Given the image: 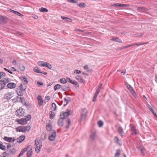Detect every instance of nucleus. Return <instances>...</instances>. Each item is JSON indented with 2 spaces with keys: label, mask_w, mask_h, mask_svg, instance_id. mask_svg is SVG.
Returning a JSON list of instances; mask_svg holds the SVG:
<instances>
[{
  "label": "nucleus",
  "mask_w": 157,
  "mask_h": 157,
  "mask_svg": "<svg viewBox=\"0 0 157 157\" xmlns=\"http://www.w3.org/2000/svg\"><path fill=\"white\" fill-rule=\"evenodd\" d=\"M30 128L31 127L29 125L26 126H22L17 127L16 129V130L17 132H23L26 131H29Z\"/></svg>",
  "instance_id": "f257e3e1"
},
{
  "label": "nucleus",
  "mask_w": 157,
  "mask_h": 157,
  "mask_svg": "<svg viewBox=\"0 0 157 157\" xmlns=\"http://www.w3.org/2000/svg\"><path fill=\"white\" fill-rule=\"evenodd\" d=\"M71 111L69 109H67L65 112H63L60 113V119H63L66 117L71 114Z\"/></svg>",
  "instance_id": "f03ea898"
},
{
  "label": "nucleus",
  "mask_w": 157,
  "mask_h": 157,
  "mask_svg": "<svg viewBox=\"0 0 157 157\" xmlns=\"http://www.w3.org/2000/svg\"><path fill=\"white\" fill-rule=\"evenodd\" d=\"M56 136V132L55 131H51L49 134L48 139L50 141H53L55 140Z\"/></svg>",
  "instance_id": "7ed1b4c3"
},
{
  "label": "nucleus",
  "mask_w": 157,
  "mask_h": 157,
  "mask_svg": "<svg viewBox=\"0 0 157 157\" xmlns=\"http://www.w3.org/2000/svg\"><path fill=\"white\" fill-rule=\"evenodd\" d=\"M25 114L24 110L21 108L17 110L16 112V115L17 116H23Z\"/></svg>",
  "instance_id": "20e7f679"
},
{
  "label": "nucleus",
  "mask_w": 157,
  "mask_h": 157,
  "mask_svg": "<svg viewBox=\"0 0 157 157\" xmlns=\"http://www.w3.org/2000/svg\"><path fill=\"white\" fill-rule=\"evenodd\" d=\"M125 85L126 86L127 88L130 91L131 93L132 94L134 97H135L136 94L133 88L130 85L128 84L127 82L125 84Z\"/></svg>",
  "instance_id": "39448f33"
},
{
  "label": "nucleus",
  "mask_w": 157,
  "mask_h": 157,
  "mask_svg": "<svg viewBox=\"0 0 157 157\" xmlns=\"http://www.w3.org/2000/svg\"><path fill=\"white\" fill-rule=\"evenodd\" d=\"M13 96V94L12 92H7L4 95L5 98L7 100L11 99Z\"/></svg>",
  "instance_id": "423d86ee"
},
{
  "label": "nucleus",
  "mask_w": 157,
  "mask_h": 157,
  "mask_svg": "<svg viewBox=\"0 0 157 157\" xmlns=\"http://www.w3.org/2000/svg\"><path fill=\"white\" fill-rule=\"evenodd\" d=\"M87 111L86 109H82L81 113V120L85 119L86 116Z\"/></svg>",
  "instance_id": "0eeeda50"
},
{
  "label": "nucleus",
  "mask_w": 157,
  "mask_h": 157,
  "mask_svg": "<svg viewBox=\"0 0 157 157\" xmlns=\"http://www.w3.org/2000/svg\"><path fill=\"white\" fill-rule=\"evenodd\" d=\"M27 121V120L26 118L25 119H18L17 121V123L22 125L25 124H26Z\"/></svg>",
  "instance_id": "6e6552de"
},
{
  "label": "nucleus",
  "mask_w": 157,
  "mask_h": 157,
  "mask_svg": "<svg viewBox=\"0 0 157 157\" xmlns=\"http://www.w3.org/2000/svg\"><path fill=\"white\" fill-rule=\"evenodd\" d=\"M3 139L5 141L9 142H13L15 140V139L14 137H9L6 136Z\"/></svg>",
  "instance_id": "1a4fd4ad"
},
{
  "label": "nucleus",
  "mask_w": 157,
  "mask_h": 157,
  "mask_svg": "<svg viewBox=\"0 0 157 157\" xmlns=\"http://www.w3.org/2000/svg\"><path fill=\"white\" fill-rule=\"evenodd\" d=\"M16 85L14 83H9L7 85V88L9 89H13L16 87Z\"/></svg>",
  "instance_id": "9d476101"
},
{
  "label": "nucleus",
  "mask_w": 157,
  "mask_h": 157,
  "mask_svg": "<svg viewBox=\"0 0 157 157\" xmlns=\"http://www.w3.org/2000/svg\"><path fill=\"white\" fill-rule=\"evenodd\" d=\"M75 78L80 82L84 83L85 82V81L83 79L81 76L78 75H77L75 76Z\"/></svg>",
  "instance_id": "9b49d317"
},
{
  "label": "nucleus",
  "mask_w": 157,
  "mask_h": 157,
  "mask_svg": "<svg viewBox=\"0 0 157 157\" xmlns=\"http://www.w3.org/2000/svg\"><path fill=\"white\" fill-rule=\"evenodd\" d=\"M37 99L38 100V105L39 106H42L43 104V100L40 95H39L38 96Z\"/></svg>",
  "instance_id": "f8f14e48"
},
{
  "label": "nucleus",
  "mask_w": 157,
  "mask_h": 157,
  "mask_svg": "<svg viewBox=\"0 0 157 157\" xmlns=\"http://www.w3.org/2000/svg\"><path fill=\"white\" fill-rule=\"evenodd\" d=\"M117 130L121 136H122L124 133V132L123 131V128L119 126L117 128Z\"/></svg>",
  "instance_id": "ddd939ff"
},
{
  "label": "nucleus",
  "mask_w": 157,
  "mask_h": 157,
  "mask_svg": "<svg viewBox=\"0 0 157 157\" xmlns=\"http://www.w3.org/2000/svg\"><path fill=\"white\" fill-rule=\"evenodd\" d=\"M25 136L24 135L21 136L17 139V142L19 143H21L25 139Z\"/></svg>",
  "instance_id": "4468645a"
},
{
  "label": "nucleus",
  "mask_w": 157,
  "mask_h": 157,
  "mask_svg": "<svg viewBox=\"0 0 157 157\" xmlns=\"http://www.w3.org/2000/svg\"><path fill=\"white\" fill-rule=\"evenodd\" d=\"M29 148V147H27V148H25L23 149L21 152H20V153L19 154V155L18 157H20L22 155H23V154L26 151H27L28 150V148Z\"/></svg>",
  "instance_id": "2eb2a0df"
},
{
  "label": "nucleus",
  "mask_w": 157,
  "mask_h": 157,
  "mask_svg": "<svg viewBox=\"0 0 157 157\" xmlns=\"http://www.w3.org/2000/svg\"><path fill=\"white\" fill-rule=\"evenodd\" d=\"M111 40L118 43L122 42V41L120 39L116 37H113L111 39Z\"/></svg>",
  "instance_id": "dca6fc26"
},
{
  "label": "nucleus",
  "mask_w": 157,
  "mask_h": 157,
  "mask_svg": "<svg viewBox=\"0 0 157 157\" xmlns=\"http://www.w3.org/2000/svg\"><path fill=\"white\" fill-rule=\"evenodd\" d=\"M28 148L29 150H28L27 153V157H31L32 154V148H30L29 147Z\"/></svg>",
  "instance_id": "f3484780"
},
{
  "label": "nucleus",
  "mask_w": 157,
  "mask_h": 157,
  "mask_svg": "<svg viewBox=\"0 0 157 157\" xmlns=\"http://www.w3.org/2000/svg\"><path fill=\"white\" fill-rule=\"evenodd\" d=\"M67 79L68 82L73 84L77 85L78 84V82L74 80H72L70 78H67Z\"/></svg>",
  "instance_id": "a211bd4d"
},
{
  "label": "nucleus",
  "mask_w": 157,
  "mask_h": 157,
  "mask_svg": "<svg viewBox=\"0 0 157 157\" xmlns=\"http://www.w3.org/2000/svg\"><path fill=\"white\" fill-rule=\"evenodd\" d=\"M6 85V83H5L2 80L0 81V90L3 89Z\"/></svg>",
  "instance_id": "6ab92c4d"
},
{
  "label": "nucleus",
  "mask_w": 157,
  "mask_h": 157,
  "mask_svg": "<svg viewBox=\"0 0 157 157\" xmlns=\"http://www.w3.org/2000/svg\"><path fill=\"white\" fill-rule=\"evenodd\" d=\"M113 6H115L126 7L127 6V5L124 4L116 3L114 4Z\"/></svg>",
  "instance_id": "aec40b11"
},
{
  "label": "nucleus",
  "mask_w": 157,
  "mask_h": 157,
  "mask_svg": "<svg viewBox=\"0 0 157 157\" xmlns=\"http://www.w3.org/2000/svg\"><path fill=\"white\" fill-rule=\"evenodd\" d=\"M131 131L132 135H136L137 134L136 129L134 127L132 126L131 127Z\"/></svg>",
  "instance_id": "412c9836"
},
{
  "label": "nucleus",
  "mask_w": 157,
  "mask_h": 157,
  "mask_svg": "<svg viewBox=\"0 0 157 157\" xmlns=\"http://www.w3.org/2000/svg\"><path fill=\"white\" fill-rule=\"evenodd\" d=\"M6 17L0 15V24H3L5 22Z\"/></svg>",
  "instance_id": "4be33fe9"
},
{
  "label": "nucleus",
  "mask_w": 157,
  "mask_h": 157,
  "mask_svg": "<svg viewBox=\"0 0 157 157\" xmlns=\"http://www.w3.org/2000/svg\"><path fill=\"white\" fill-rule=\"evenodd\" d=\"M61 18L64 21L68 22H71L72 21V20L70 18H68V17H64V16H61Z\"/></svg>",
  "instance_id": "5701e85b"
},
{
  "label": "nucleus",
  "mask_w": 157,
  "mask_h": 157,
  "mask_svg": "<svg viewBox=\"0 0 157 157\" xmlns=\"http://www.w3.org/2000/svg\"><path fill=\"white\" fill-rule=\"evenodd\" d=\"M46 63V62L40 61L38 62L37 64L39 66L41 67H45Z\"/></svg>",
  "instance_id": "b1692460"
},
{
  "label": "nucleus",
  "mask_w": 157,
  "mask_h": 157,
  "mask_svg": "<svg viewBox=\"0 0 157 157\" xmlns=\"http://www.w3.org/2000/svg\"><path fill=\"white\" fill-rule=\"evenodd\" d=\"M49 115L50 118L51 119H52L55 116V113L54 112L50 111L49 112Z\"/></svg>",
  "instance_id": "393cba45"
},
{
  "label": "nucleus",
  "mask_w": 157,
  "mask_h": 157,
  "mask_svg": "<svg viewBox=\"0 0 157 157\" xmlns=\"http://www.w3.org/2000/svg\"><path fill=\"white\" fill-rule=\"evenodd\" d=\"M120 150L119 149L117 150L114 157H119L120 154Z\"/></svg>",
  "instance_id": "a878e982"
},
{
  "label": "nucleus",
  "mask_w": 157,
  "mask_h": 157,
  "mask_svg": "<svg viewBox=\"0 0 157 157\" xmlns=\"http://www.w3.org/2000/svg\"><path fill=\"white\" fill-rule=\"evenodd\" d=\"M42 146V145H40L39 147H36L35 149V151L37 153H39L40 151V149L41 148Z\"/></svg>",
  "instance_id": "bb28decb"
},
{
  "label": "nucleus",
  "mask_w": 157,
  "mask_h": 157,
  "mask_svg": "<svg viewBox=\"0 0 157 157\" xmlns=\"http://www.w3.org/2000/svg\"><path fill=\"white\" fill-rule=\"evenodd\" d=\"M52 128V126L50 124H48L46 126V129L48 131H51Z\"/></svg>",
  "instance_id": "cd10ccee"
},
{
  "label": "nucleus",
  "mask_w": 157,
  "mask_h": 157,
  "mask_svg": "<svg viewBox=\"0 0 157 157\" xmlns=\"http://www.w3.org/2000/svg\"><path fill=\"white\" fill-rule=\"evenodd\" d=\"M77 5L81 8L85 7L86 6V4L84 3H81L80 4L78 3Z\"/></svg>",
  "instance_id": "c85d7f7f"
},
{
  "label": "nucleus",
  "mask_w": 157,
  "mask_h": 157,
  "mask_svg": "<svg viewBox=\"0 0 157 157\" xmlns=\"http://www.w3.org/2000/svg\"><path fill=\"white\" fill-rule=\"evenodd\" d=\"M64 99L66 102V104L64 105V106H65L71 101V98L70 97H67V98H64Z\"/></svg>",
  "instance_id": "c756f323"
},
{
  "label": "nucleus",
  "mask_w": 157,
  "mask_h": 157,
  "mask_svg": "<svg viewBox=\"0 0 157 157\" xmlns=\"http://www.w3.org/2000/svg\"><path fill=\"white\" fill-rule=\"evenodd\" d=\"M56 108V106L55 103H52V104L51 109L53 111H55Z\"/></svg>",
  "instance_id": "7c9ffc66"
},
{
  "label": "nucleus",
  "mask_w": 157,
  "mask_h": 157,
  "mask_svg": "<svg viewBox=\"0 0 157 157\" xmlns=\"http://www.w3.org/2000/svg\"><path fill=\"white\" fill-rule=\"evenodd\" d=\"M19 69L22 71H24L25 70V67L24 66L21 64H20L19 65Z\"/></svg>",
  "instance_id": "2f4dec72"
},
{
  "label": "nucleus",
  "mask_w": 157,
  "mask_h": 157,
  "mask_svg": "<svg viewBox=\"0 0 157 157\" xmlns=\"http://www.w3.org/2000/svg\"><path fill=\"white\" fill-rule=\"evenodd\" d=\"M61 87V86L59 84H57L54 87V90H56L57 89H60Z\"/></svg>",
  "instance_id": "473e14b6"
},
{
  "label": "nucleus",
  "mask_w": 157,
  "mask_h": 157,
  "mask_svg": "<svg viewBox=\"0 0 157 157\" xmlns=\"http://www.w3.org/2000/svg\"><path fill=\"white\" fill-rule=\"evenodd\" d=\"M59 82L60 83L65 84L67 82L66 80L64 78H63L59 80Z\"/></svg>",
  "instance_id": "72a5a7b5"
},
{
  "label": "nucleus",
  "mask_w": 157,
  "mask_h": 157,
  "mask_svg": "<svg viewBox=\"0 0 157 157\" xmlns=\"http://www.w3.org/2000/svg\"><path fill=\"white\" fill-rule=\"evenodd\" d=\"M114 140L115 142L117 144H119L120 143V140L117 137L115 136L114 137Z\"/></svg>",
  "instance_id": "f704fd0d"
},
{
  "label": "nucleus",
  "mask_w": 157,
  "mask_h": 157,
  "mask_svg": "<svg viewBox=\"0 0 157 157\" xmlns=\"http://www.w3.org/2000/svg\"><path fill=\"white\" fill-rule=\"evenodd\" d=\"M6 148V147L5 146L0 143V149H1L2 150H5Z\"/></svg>",
  "instance_id": "c9c22d12"
},
{
  "label": "nucleus",
  "mask_w": 157,
  "mask_h": 157,
  "mask_svg": "<svg viewBox=\"0 0 157 157\" xmlns=\"http://www.w3.org/2000/svg\"><path fill=\"white\" fill-rule=\"evenodd\" d=\"M33 70L35 72L37 73H40V69L37 67H34L33 68Z\"/></svg>",
  "instance_id": "e433bc0d"
},
{
  "label": "nucleus",
  "mask_w": 157,
  "mask_h": 157,
  "mask_svg": "<svg viewBox=\"0 0 157 157\" xmlns=\"http://www.w3.org/2000/svg\"><path fill=\"white\" fill-rule=\"evenodd\" d=\"M40 10L41 12H47L48 11L47 9L43 7H41L40 8Z\"/></svg>",
  "instance_id": "4c0bfd02"
},
{
  "label": "nucleus",
  "mask_w": 157,
  "mask_h": 157,
  "mask_svg": "<svg viewBox=\"0 0 157 157\" xmlns=\"http://www.w3.org/2000/svg\"><path fill=\"white\" fill-rule=\"evenodd\" d=\"M21 80H22L24 82L25 84H27L28 82L27 80L26 79V78L25 77H21Z\"/></svg>",
  "instance_id": "58836bf2"
},
{
  "label": "nucleus",
  "mask_w": 157,
  "mask_h": 157,
  "mask_svg": "<svg viewBox=\"0 0 157 157\" xmlns=\"http://www.w3.org/2000/svg\"><path fill=\"white\" fill-rule=\"evenodd\" d=\"M98 126L99 127H101L103 124V122L101 121H99L98 122Z\"/></svg>",
  "instance_id": "ea45409f"
},
{
  "label": "nucleus",
  "mask_w": 157,
  "mask_h": 157,
  "mask_svg": "<svg viewBox=\"0 0 157 157\" xmlns=\"http://www.w3.org/2000/svg\"><path fill=\"white\" fill-rule=\"evenodd\" d=\"M146 106L151 112H153V109L151 106L150 104H147Z\"/></svg>",
  "instance_id": "a19ab883"
},
{
  "label": "nucleus",
  "mask_w": 157,
  "mask_h": 157,
  "mask_svg": "<svg viewBox=\"0 0 157 157\" xmlns=\"http://www.w3.org/2000/svg\"><path fill=\"white\" fill-rule=\"evenodd\" d=\"M6 75V74L2 72H0V79L5 77Z\"/></svg>",
  "instance_id": "79ce46f5"
},
{
  "label": "nucleus",
  "mask_w": 157,
  "mask_h": 157,
  "mask_svg": "<svg viewBox=\"0 0 157 157\" xmlns=\"http://www.w3.org/2000/svg\"><path fill=\"white\" fill-rule=\"evenodd\" d=\"M45 65H46L45 67H47L49 69H51L52 68V66L50 64L46 62Z\"/></svg>",
  "instance_id": "37998d69"
},
{
  "label": "nucleus",
  "mask_w": 157,
  "mask_h": 157,
  "mask_svg": "<svg viewBox=\"0 0 157 157\" xmlns=\"http://www.w3.org/2000/svg\"><path fill=\"white\" fill-rule=\"evenodd\" d=\"M58 124L60 126H63V121L62 120H61V119L59 120H58Z\"/></svg>",
  "instance_id": "c03bdc74"
},
{
  "label": "nucleus",
  "mask_w": 157,
  "mask_h": 157,
  "mask_svg": "<svg viewBox=\"0 0 157 157\" xmlns=\"http://www.w3.org/2000/svg\"><path fill=\"white\" fill-rule=\"evenodd\" d=\"M17 94L20 96H22L23 95L22 90H18L17 91Z\"/></svg>",
  "instance_id": "a18cd8bd"
},
{
  "label": "nucleus",
  "mask_w": 157,
  "mask_h": 157,
  "mask_svg": "<svg viewBox=\"0 0 157 157\" xmlns=\"http://www.w3.org/2000/svg\"><path fill=\"white\" fill-rule=\"evenodd\" d=\"M20 88L21 90H25L26 89V87L25 86H23L22 84H21L20 86Z\"/></svg>",
  "instance_id": "49530a36"
},
{
  "label": "nucleus",
  "mask_w": 157,
  "mask_h": 157,
  "mask_svg": "<svg viewBox=\"0 0 157 157\" xmlns=\"http://www.w3.org/2000/svg\"><path fill=\"white\" fill-rule=\"evenodd\" d=\"M40 142V140L38 139H36L35 141V144L37 146H38Z\"/></svg>",
  "instance_id": "de8ad7c7"
},
{
  "label": "nucleus",
  "mask_w": 157,
  "mask_h": 157,
  "mask_svg": "<svg viewBox=\"0 0 157 157\" xmlns=\"http://www.w3.org/2000/svg\"><path fill=\"white\" fill-rule=\"evenodd\" d=\"M41 136V138L43 140H44L46 138V134H45L44 133H43L42 134Z\"/></svg>",
  "instance_id": "09e8293b"
},
{
  "label": "nucleus",
  "mask_w": 157,
  "mask_h": 157,
  "mask_svg": "<svg viewBox=\"0 0 157 157\" xmlns=\"http://www.w3.org/2000/svg\"><path fill=\"white\" fill-rule=\"evenodd\" d=\"M67 1L72 3H76L78 2V0H67Z\"/></svg>",
  "instance_id": "8fccbe9b"
},
{
  "label": "nucleus",
  "mask_w": 157,
  "mask_h": 157,
  "mask_svg": "<svg viewBox=\"0 0 157 157\" xmlns=\"http://www.w3.org/2000/svg\"><path fill=\"white\" fill-rule=\"evenodd\" d=\"M95 136V133L94 132V133H92V134L90 136V137L92 139L94 140V139Z\"/></svg>",
  "instance_id": "3c124183"
},
{
  "label": "nucleus",
  "mask_w": 157,
  "mask_h": 157,
  "mask_svg": "<svg viewBox=\"0 0 157 157\" xmlns=\"http://www.w3.org/2000/svg\"><path fill=\"white\" fill-rule=\"evenodd\" d=\"M14 14L16 15L17 16H20V17H22L23 16V15L21 14L20 13L18 12L17 11H16V12Z\"/></svg>",
  "instance_id": "603ef678"
},
{
  "label": "nucleus",
  "mask_w": 157,
  "mask_h": 157,
  "mask_svg": "<svg viewBox=\"0 0 157 157\" xmlns=\"http://www.w3.org/2000/svg\"><path fill=\"white\" fill-rule=\"evenodd\" d=\"M148 43V42H146V43H135V45H141L144 44H147Z\"/></svg>",
  "instance_id": "864d4df0"
},
{
  "label": "nucleus",
  "mask_w": 157,
  "mask_h": 157,
  "mask_svg": "<svg viewBox=\"0 0 157 157\" xmlns=\"http://www.w3.org/2000/svg\"><path fill=\"white\" fill-rule=\"evenodd\" d=\"M9 78H4V80H2V81H3L5 83H7L9 81Z\"/></svg>",
  "instance_id": "5fc2aeb1"
},
{
  "label": "nucleus",
  "mask_w": 157,
  "mask_h": 157,
  "mask_svg": "<svg viewBox=\"0 0 157 157\" xmlns=\"http://www.w3.org/2000/svg\"><path fill=\"white\" fill-rule=\"evenodd\" d=\"M74 73H76L77 74H79L81 73V71H79L78 70H75L74 71Z\"/></svg>",
  "instance_id": "6e6d98bb"
},
{
  "label": "nucleus",
  "mask_w": 157,
  "mask_h": 157,
  "mask_svg": "<svg viewBox=\"0 0 157 157\" xmlns=\"http://www.w3.org/2000/svg\"><path fill=\"white\" fill-rule=\"evenodd\" d=\"M98 96L95 95L94 94L93 99V101H96V98Z\"/></svg>",
  "instance_id": "4d7b16f0"
},
{
  "label": "nucleus",
  "mask_w": 157,
  "mask_h": 157,
  "mask_svg": "<svg viewBox=\"0 0 157 157\" xmlns=\"http://www.w3.org/2000/svg\"><path fill=\"white\" fill-rule=\"evenodd\" d=\"M4 69L7 71H8V72H9L11 74H13V72H12L10 71V70H9L7 69V68H4Z\"/></svg>",
  "instance_id": "13d9d810"
},
{
  "label": "nucleus",
  "mask_w": 157,
  "mask_h": 157,
  "mask_svg": "<svg viewBox=\"0 0 157 157\" xmlns=\"http://www.w3.org/2000/svg\"><path fill=\"white\" fill-rule=\"evenodd\" d=\"M37 84L39 86H42L43 85V83L40 82L38 81L37 82Z\"/></svg>",
  "instance_id": "bf43d9fd"
},
{
  "label": "nucleus",
  "mask_w": 157,
  "mask_h": 157,
  "mask_svg": "<svg viewBox=\"0 0 157 157\" xmlns=\"http://www.w3.org/2000/svg\"><path fill=\"white\" fill-rule=\"evenodd\" d=\"M7 154L6 152H4L2 154V156L1 157H6Z\"/></svg>",
  "instance_id": "052dcab7"
},
{
  "label": "nucleus",
  "mask_w": 157,
  "mask_h": 157,
  "mask_svg": "<svg viewBox=\"0 0 157 157\" xmlns=\"http://www.w3.org/2000/svg\"><path fill=\"white\" fill-rule=\"evenodd\" d=\"M45 100H47L48 101L50 100V98L49 96H46L45 97Z\"/></svg>",
  "instance_id": "680f3d73"
},
{
  "label": "nucleus",
  "mask_w": 157,
  "mask_h": 157,
  "mask_svg": "<svg viewBox=\"0 0 157 157\" xmlns=\"http://www.w3.org/2000/svg\"><path fill=\"white\" fill-rule=\"evenodd\" d=\"M27 118L26 119L27 120V121L29 120L31 118V116L30 115H28L27 117Z\"/></svg>",
  "instance_id": "e2e57ef3"
},
{
  "label": "nucleus",
  "mask_w": 157,
  "mask_h": 157,
  "mask_svg": "<svg viewBox=\"0 0 157 157\" xmlns=\"http://www.w3.org/2000/svg\"><path fill=\"white\" fill-rule=\"evenodd\" d=\"M10 69L12 71H16V69L13 67H12L10 68Z\"/></svg>",
  "instance_id": "0e129e2a"
},
{
  "label": "nucleus",
  "mask_w": 157,
  "mask_h": 157,
  "mask_svg": "<svg viewBox=\"0 0 157 157\" xmlns=\"http://www.w3.org/2000/svg\"><path fill=\"white\" fill-rule=\"evenodd\" d=\"M67 122L68 123V125H70L71 123V121L70 119H68L67 121Z\"/></svg>",
  "instance_id": "69168bd1"
},
{
  "label": "nucleus",
  "mask_w": 157,
  "mask_h": 157,
  "mask_svg": "<svg viewBox=\"0 0 157 157\" xmlns=\"http://www.w3.org/2000/svg\"><path fill=\"white\" fill-rule=\"evenodd\" d=\"M124 48L123 47H121L118 48H117V50H121L122 49H124Z\"/></svg>",
  "instance_id": "338daca9"
},
{
  "label": "nucleus",
  "mask_w": 157,
  "mask_h": 157,
  "mask_svg": "<svg viewBox=\"0 0 157 157\" xmlns=\"http://www.w3.org/2000/svg\"><path fill=\"white\" fill-rule=\"evenodd\" d=\"M126 72V70H124L123 71L121 72V73L123 74V75H124Z\"/></svg>",
  "instance_id": "774afa93"
}]
</instances>
